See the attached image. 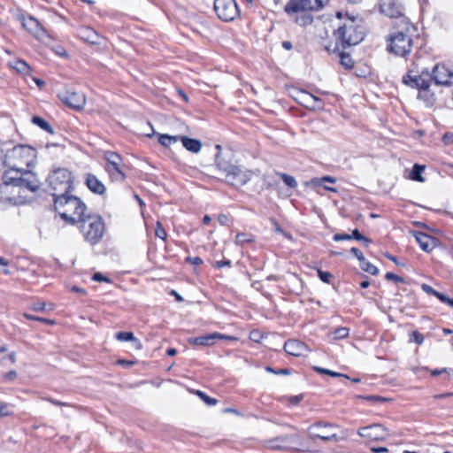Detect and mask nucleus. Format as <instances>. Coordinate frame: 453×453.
Segmentation results:
<instances>
[{
	"label": "nucleus",
	"instance_id": "nucleus-1",
	"mask_svg": "<svg viewBox=\"0 0 453 453\" xmlns=\"http://www.w3.org/2000/svg\"><path fill=\"white\" fill-rule=\"evenodd\" d=\"M40 188L36 175L28 170L11 167L4 172L0 185V198L12 204L22 203L25 191L35 192Z\"/></svg>",
	"mask_w": 453,
	"mask_h": 453
},
{
	"label": "nucleus",
	"instance_id": "nucleus-2",
	"mask_svg": "<svg viewBox=\"0 0 453 453\" xmlns=\"http://www.w3.org/2000/svg\"><path fill=\"white\" fill-rule=\"evenodd\" d=\"M365 34L362 19L347 18L334 33L336 44L333 50H339V46L345 49L358 44L364 40Z\"/></svg>",
	"mask_w": 453,
	"mask_h": 453
},
{
	"label": "nucleus",
	"instance_id": "nucleus-3",
	"mask_svg": "<svg viewBox=\"0 0 453 453\" xmlns=\"http://www.w3.org/2000/svg\"><path fill=\"white\" fill-rule=\"evenodd\" d=\"M55 211L67 223L83 222L85 206L81 200L74 196L65 195L54 199Z\"/></svg>",
	"mask_w": 453,
	"mask_h": 453
},
{
	"label": "nucleus",
	"instance_id": "nucleus-4",
	"mask_svg": "<svg viewBox=\"0 0 453 453\" xmlns=\"http://www.w3.org/2000/svg\"><path fill=\"white\" fill-rule=\"evenodd\" d=\"M411 28L412 26L406 22L403 30L396 31L388 36L387 40L388 50L390 53L403 58L411 53L413 46V41L410 33Z\"/></svg>",
	"mask_w": 453,
	"mask_h": 453
},
{
	"label": "nucleus",
	"instance_id": "nucleus-5",
	"mask_svg": "<svg viewBox=\"0 0 453 453\" xmlns=\"http://www.w3.org/2000/svg\"><path fill=\"white\" fill-rule=\"evenodd\" d=\"M215 165L225 174L226 181L235 187L245 185L253 176L252 171L231 165L229 162L220 159L219 154L216 156Z\"/></svg>",
	"mask_w": 453,
	"mask_h": 453
},
{
	"label": "nucleus",
	"instance_id": "nucleus-6",
	"mask_svg": "<svg viewBox=\"0 0 453 453\" xmlns=\"http://www.w3.org/2000/svg\"><path fill=\"white\" fill-rule=\"evenodd\" d=\"M47 182L54 199L68 195L73 188L71 172L65 168L54 170L48 177Z\"/></svg>",
	"mask_w": 453,
	"mask_h": 453
},
{
	"label": "nucleus",
	"instance_id": "nucleus-7",
	"mask_svg": "<svg viewBox=\"0 0 453 453\" xmlns=\"http://www.w3.org/2000/svg\"><path fill=\"white\" fill-rule=\"evenodd\" d=\"M266 446L268 449L277 450L309 451V448L297 433L278 436L268 441Z\"/></svg>",
	"mask_w": 453,
	"mask_h": 453
},
{
	"label": "nucleus",
	"instance_id": "nucleus-8",
	"mask_svg": "<svg viewBox=\"0 0 453 453\" xmlns=\"http://www.w3.org/2000/svg\"><path fill=\"white\" fill-rule=\"evenodd\" d=\"M336 426L331 423L316 422L308 428L311 439H320L324 441H338L339 437L334 432Z\"/></svg>",
	"mask_w": 453,
	"mask_h": 453
},
{
	"label": "nucleus",
	"instance_id": "nucleus-9",
	"mask_svg": "<svg viewBox=\"0 0 453 453\" xmlns=\"http://www.w3.org/2000/svg\"><path fill=\"white\" fill-rule=\"evenodd\" d=\"M104 158L107 161L105 170L109 173L110 178L113 181H123L126 175L122 171V158L120 156L113 151H106Z\"/></svg>",
	"mask_w": 453,
	"mask_h": 453
},
{
	"label": "nucleus",
	"instance_id": "nucleus-10",
	"mask_svg": "<svg viewBox=\"0 0 453 453\" xmlns=\"http://www.w3.org/2000/svg\"><path fill=\"white\" fill-rule=\"evenodd\" d=\"M329 0H290L285 5V12L288 14L302 11H319L323 9Z\"/></svg>",
	"mask_w": 453,
	"mask_h": 453
},
{
	"label": "nucleus",
	"instance_id": "nucleus-11",
	"mask_svg": "<svg viewBox=\"0 0 453 453\" xmlns=\"http://www.w3.org/2000/svg\"><path fill=\"white\" fill-rule=\"evenodd\" d=\"M431 81V74L427 71H423L418 75H413L411 73H408L403 77V82L405 85L419 90L418 96H423V94L427 93V88L430 87Z\"/></svg>",
	"mask_w": 453,
	"mask_h": 453
},
{
	"label": "nucleus",
	"instance_id": "nucleus-12",
	"mask_svg": "<svg viewBox=\"0 0 453 453\" xmlns=\"http://www.w3.org/2000/svg\"><path fill=\"white\" fill-rule=\"evenodd\" d=\"M214 10L224 21L233 20L239 12L234 0H214Z\"/></svg>",
	"mask_w": 453,
	"mask_h": 453
},
{
	"label": "nucleus",
	"instance_id": "nucleus-13",
	"mask_svg": "<svg viewBox=\"0 0 453 453\" xmlns=\"http://www.w3.org/2000/svg\"><path fill=\"white\" fill-rule=\"evenodd\" d=\"M88 222V230L87 231V241L91 243L99 242L104 234V223L102 217L98 215L87 216Z\"/></svg>",
	"mask_w": 453,
	"mask_h": 453
},
{
	"label": "nucleus",
	"instance_id": "nucleus-14",
	"mask_svg": "<svg viewBox=\"0 0 453 453\" xmlns=\"http://www.w3.org/2000/svg\"><path fill=\"white\" fill-rule=\"evenodd\" d=\"M432 80L437 85H453V64H438L433 69Z\"/></svg>",
	"mask_w": 453,
	"mask_h": 453
},
{
	"label": "nucleus",
	"instance_id": "nucleus-15",
	"mask_svg": "<svg viewBox=\"0 0 453 453\" xmlns=\"http://www.w3.org/2000/svg\"><path fill=\"white\" fill-rule=\"evenodd\" d=\"M293 98L303 106L310 110H322L324 108L323 101L312 94L301 89H294Z\"/></svg>",
	"mask_w": 453,
	"mask_h": 453
},
{
	"label": "nucleus",
	"instance_id": "nucleus-16",
	"mask_svg": "<svg viewBox=\"0 0 453 453\" xmlns=\"http://www.w3.org/2000/svg\"><path fill=\"white\" fill-rule=\"evenodd\" d=\"M357 434L361 437L372 441H382L388 435L387 428L380 424L361 427L358 429Z\"/></svg>",
	"mask_w": 453,
	"mask_h": 453
},
{
	"label": "nucleus",
	"instance_id": "nucleus-17",
	"mask_svg": "<svg viewBox=\"0 0 453 453\" xmlns=\"http://www.w3.org/2000/svg\"><path fill=\"white\" fill-rule=\"evenodd\" d=\"M59 99L68 107L81 111L85 104V96L73 90H66L58 95Z\"/></svg>",
	"mask_w": 453,
	"mask_h": 453
},
{
	"label": "nucleus",
	"instance_id": "nucleus-18",
	"mask_svg": "<svg viewBox=\"0 0 453 453\" xmlns=\"http://www.w3.org/2000/svg\"><path fill=\"white\" fill-rule=\"evenodd\" d=\"M22 27L37 39H43L47 35L46 30L35 18L29 16L22 19Z\"/></svg>",
	"mask_w": 453,
	"mask_h": 453
},
{
	"label": "nucleus",
	"instance_id": "nucleus-19",
	"mask_svg": "<svg viewBox=\"0 0 453 453\" xmlns=\"http://www.w3.org/2000/svg\"><path fill=\"white\" fill-rule=\"evenodd\" d=\"M285 351L294 357H302L308 352V347L305 343L297 340H289L284 344Z\"/></svg>",
	"mask_w": 453,
	"mask_h": 453
},
{
	"label": "nucleus",
	"instance_id": "nucleus-20",
	"mask_svg": "<svg viewBox=\"0 0 453 453\" xmlns=\"http://www.w3.org/2000/svg\"><path fill=\"white\" fill-rule=\"evenodd\" d=\"M380 9L389 18H398L403 15L401 5L394 0H384L380 5Z\"/></svg>",
	"mask_w": 453,
	"mask_h": 453
},
{
	"label": "nucleus",
	"instance_id": "nucleus-21",
	"mask_svg": "<svg viewBox=\"0 0 453 453\" xmlns=\"http://www.w3.org/2000/svg\"><path fill=\"white\" fill-rule=\"evenodd\" d=\"M87 188L96 195L104 196L106 192V187L96 175L87 174Z\"/></svg>",
	"mask_w": 453,
	"mask_h": 453
},
{
	"label": "nucleus",
	"instance_id": "nucleus-22",
	"mask_svg": "<svg viewBox=\"0 0 453 453\" xmlns=\"http://www.w3.org/2000/svg\"><path fill=\"white\" fill-rule=\"evenodd\" d=\"M414 236L424 251L429 252L436 246V240L426 234L415 232Z\"/></svg>",
	"mask_w": 453,
	"mask_h": 453
},
{
	"label": "nucleus",
	"instance_id": "nucleus-23",
	"mask_svg": "<svg viewBox=\"0 0 453 453\" xmlns=\"http://www.w3.org/2000/svg\"><path fill=\"white\" fill-rule=\"evenodd\" d=\"M219 337L217 332L188 339V342L198 346H212Z\"/></svg>",
	"mask_w": 453,
	"mask_h": 453
},
{
	"label": "nucleus",
	"instance_id": "nucleus-24",
	"mask_svg": "<svg viewBox=\"0 0 453 453\" xmlns=\"http://www.w3.org/2000/svg\"><path fill=\"white\" fill-rule=\"evenodd\" d=\"M183 147L193 153H198L202 149V143L197 139L188 138L187 136L180 137Z\"/></svg>",
	"mask_w": 453,
	"mask_h": 453
},
{
	"label": "nucleus",
	"instance_id": "nucleus-25",
	"mask_svg": "<svg viewBox=\"0 0 453 453\" xmlns=\"http://www.w3.org/2000/svg\"><path fill=\"white\" fill-rule=\"evenodd\" d=\"M10 65L21 74L29 73L31 70L29 65L22 59H17L10 63Z\"/></svg>",
	"mask_w": 453,
	"mask_h": 453
},
{
	"label": "nucleus",
	"instance_id": "nucleus-26",
	"mask_svg": "<svg viewBox=\"0 0 453 453\" xmlns=\"http://www.w3.org/2000/svg\"><path fill=\"white\" fill-rule=\"evenodd\" d=\"M103 41V37H101L94 29L87 27V43L91 45H100Z\"/></svg>",
	"mask_w": 453,
	"mask_h": 453
},
{
	"label": "nucleus",
	"instance_id": "nucleus-27",
	"mask_svg": "<svg viewBox=\"0 0 453 453\" xmlns=\"http://www.w3.org/2000/svg\"><path fill=\"white\" fill-rule=\"evenodd\" d=\"M424 170H425V166L424 165H420L415 164L413 165L412 171L411 173V178L413 180H417V181H419V182H424L425 179L421 175L422 173L424 172Z\"/></svg>",
	"mask_w": 453,
	"mask_h": 453
},
{
	"label": "nucleus",
	"instance_id": "nucleus-28",
	"mask_svg": "<svg viewBox=\"0 0 453 453\" xmlns=\"http://www.w3.org/2000/svg\"><path fill=\"white\" fill-rule=\"evenodd\" d=\"M235 243L240 246H243L246 243L254 242V236L247 233H239L235 236Z\"/></svg>",
	"mask_w": 453,
	"mask_h": 453
},
{
	"label": "nucleus",
	"instance_id": "nucleus-29",
	"mask_svg": "<svg viewBox=\"0 0 453 453\" xmlns=\"http://www.w3.org/2000/svg\"><path fill=\"white\" fill-rule=\"evenodd\" d=\"M32 122L34 124L37 125L38 127H40L44 131L50 133V134L53 133V129H52L51 126L49 124V122H47L45 119H43L41 117H38V116L33 117Z\"/></svg>",
	"mask_w": 453,
	"mask_h": 453
},
{
	"label": "nucleus",
	"instance_id": "nucleus-30",
	"mask_svg": "<svg viewBox=\"0 0 453 453\" xmlns=\"http://www.w3.org/2000/svg\"><path fill=\"white\" fill-rule=\"evenodd\" d=\"M277 175L283 180V182L289 188H295L297 187V181L296 180V179L291 176V175H288L287 173H277Z\"/></svg>",
	"mask_w": 453,
	"mask_h": 453
},
{
	"label": "nucleus",
	"instance_id": "nucleus-31",
	"mask_svg": "<svg viewBox=\"0 0 453 453\" xmlns=\"http://www.w3.org/2000/svg\"><path fill=\"white\" fill-rule=\"evenodd\" d=\"M338 51V56L341 60V64L347 69H350L354 65V62L349 54L344 52H341L340 50Z\"/></svg>",
	"mask_w": 453,
	"mask_h": 453
},
{
	"label": "nucleus",
	"instance_id": "nucleus-32",
	"mask_svg": "<svg viewBox=\"0 0 453 453\" xmlns=\"http://www.w3.org/2000/svg\"><path fill=\"white\" fill-rule=\"evenodd\" d=\"M179 136H173L169 134H160L158 142L165 147H169L171 144L177 142Z\"/></svg>",
	"mask_w": 453,
	"mask_h": 453
},
{
	"label": "nucleus",
	"instance_id": "nucleus-33",
	"mask_svg": "<svg viewBox=\"0 0 453 453\" xmlns=\"http://www.w3.org/2000/svg\"><path fill=\"white\" fill-rule=\"evenodd\" d=\"M361 268L372 275H377L379 273V269L371 264L369 261H367L365 258L360 263Z\"/></svg>",
	"mask_w": 453,
	"mask_h": 453
},
{
	"label": "nucleus",
	"instance_id": "nucleus-34",
	"mask_svg": "<svg viewBox=\"0 0 453 453\" xmlns=\"http://www.w3.org/2000/svg\"><path fill=\"white\" fill-rule=\"evenodd\" d=\"M116 338L120 342H128L134 341L138 344H140L139 341L134 337V334L131 332H119L116 334Z\"/></svg>",
	"mask_w": 453,
	"mask_h": 453
},
{
	"label": "nucleus",
	"instance_id": "nucleus-35",
	"mask_svg": "<svg viewBox=\"0 0 453 453\" xmlns=\"http://www.w3.org/2000/svg\"><path fill=\"white\" fill-rule=\"evenodd\" d=\"M335 181H336V180L334 177L325 176L323 178H314L311 180V183L313 186L317 187V186H320L323 182L334 183Z\"/></svg>",
	"mask_w": 453,
	"mask_h": 453
},
{
	"label": "nucleus",
	"instance_id": "nucleus-36",
	"mask_svg": "<svg viewBox=\"0 0 453 453\" xmlns=\"http://www.w3.org/2000/svg\"><path fill=\"white\" fill-rule=\"evenodd\" d=\"M421 288L422 290L426 293L427 295H432V296H434L435 297H437L438 299L440 298V296H441L442 293H440L438 292L437 290L434 289L430 285L428 284H422L421 285Z\"/></svg>",
	"mask_w": 453,
	"mask_h": 453
},
{
	"label": "nucleus",
	"instance_id": "nucleus-37",
	"mask_svg": "<svg viewBox=\"0 0 453 453\" xmlns=\"http://www.w3.org/2000/svg\"><path fill=\"white\" fill-rule=\"evenodd\" d=\"M24 317L26 319H29V320H36V321H40V322L46 323V324H49V325H54L55 324L54 320H51V319H49L41 318V317H35V316H33V315L28 314V313H24Z\"/></svg>",
	"mask_w": 453,
	"mask_h": 453
},
{
	"label": "nucleus",
	"instance_id": "nucleus-38",
	"mask_svg": "<svg viewBox=\"0 0 453 453\" xmlns=\"http://www.w3.org/2000/svg\"><path fill=\"white\" fill-rule=\"evenodd\" d=\"M314 369H315V371H317V372H319L320 373L328 374V375L333 376V377H344L346 379H349V376H347V375H344V374H342V373H338L336 372H333L331 370H327V369H325V368L315 367Z\"/></svg>",
	"mask_w": 453,
	"mask_h": 453
},
{
	"label": "nucleus",
	"instance_id": "nucleus-39",
	"mask_svg": "<svg viewBox=\"0 0 453 453\" xmlns=\"http://www.w3.org/2000/svg\"><path fill=\"white\" fill-rule=\"evenodd\" d=\"M155 234H156L157 237H158L162 240H165L167 237L166 231L165 230L162 224L159 221L157 222V227H156Z\"/></svg>",
	"mask_w": 453,
	"mask_h": 453
},
{
	"label": "nucleus",
	"instance_id": "nucleus-40",
	"mask_svg": "<svg viewBox=\"0 0 453 453\" xmlns=\"http://www.w3.org/2000/svg\"><path fill=\"white\" fill-rule=\"evenodd\" d=\"M411 342H415L417 344L421 345L424 342V336L418 331H413L410 337Z\"/></svg>",
	"mask_w": 453,
	"mask_h": 453
},
{
	"label": "nucleus",
	"instance_id": "nucleus-41",
	"mask_svg": "<svg viewBox=\"0 0 453 453\" xmlns=\"http://www.w3.org/2000/svg\"><path fill=\"white\" fill-rule=\"evenodd\" d=\"M351 236L353 239L363 242L365 246H367L371 242V241L363 234H361L357 229H355L352 232Z\"/></svg>",
	"mask_w": 453,
	"mask_h": 453
},
{
	"label": "nucleus",
	"instance_id": "nucleus-42",
	"mask_svg": "<svg viewBox=\"0 0 453 453\" xmlns=\"http://www.w3.org/2000/svg\"><path fill=\"white\" fill-rule=\"evenodd\" d=\"M11 414L10 404L0 401V418L10 416Z\"/></svg>",
	"mask_w": 453,
	"mask_h": 453
},
{
	"label": "nucleus",
	"instance_id": "nucleus-43",
	"mask_svg": "<svg viewBox=\"0 0 453 453\" xmlns=\"http://www.w3.org/2000/svg\"><path fill=\"white\" fill-rule=\"evenodd\" d=\"M334 334L336 339H344L349 335V329L347 327H339L335 329Z\"/></svg>",
	"mask_w": 453,
	"mask_h": 453
},
{
	"label": "nucleus",
	"instance_id": "nucleus-44",
	"mask_svg": "<svg viewBox=\"0 0 453 453\" xmlns=\"http://www.w3.org/2000/svg\"><path fill=\"white\" fill-rule=\"evenodd\" d=\"M318 275H319V279L325 283H329L330 280L332 278V274L330 273L324 272L321 270H318Z\"/></svg>",
	"mask_w": 453,
	"mask_h": 453
},
{
	"label": "nucleus",
	"instance_id": "nucleus-45",
	"mask_svg": "<svg viewBox=\"0 0 453 453\" xmlns=\"http://www.w3.org/2000/svg\"><path fill=\"white\" fill-rule=\"evenodd\" d=\"M385 278L389 280H394L395 282H403V279L393 273H387Z\"/></svg>",
	"mask_w": 453,
	"mask_h": 453
},
{
	"label": "nucleus",
	"instance_id": "nucleus-46",
	"mask_svg": "<svg viewBox=\"0 0 453 453\" xmlns=\"http://www.w3.org/2000/svg\"><path fill=\"white\" fill-rule=\"evenodd\" d=\"M333 239L336 242H340V241L350 240V239H352V236L348 234H335L334 235Z\"/></svg>",
	"mask_w": 453,
	"mask_h": 453
},
{
	"label": "nucleus",
	"instance_id": "nucleus-47",
	"mask_svg": "<svg viewBox=\"0 0 453 453\" xmlns=\"http://www.w3.org/2000/svg\"><path fill=\"white\" fill-rule=\"evenodd\" d=\"M350 252L360 261V263L365 258L357 248H351Z\"/></svg>",
	"mask_w": 453,
	"mask_h": 453
},
{
	"label": "nucleus",
	"instance_id": "nucleus-48",
	"mask_svg": "<svg viewBox=\"0 0 453 453\" xmlns=\"http://www.w3.org/2000/svg\"><path fill=\"white\" fill-rule=\"evenodd\" d=\"M92 279L96 281H104V282H111V280L105 276H104L102 273H96Z\"/></svg>",
	"mask_w": 453,
	"mask_h": 453
},
{
	"label": "nucleus",
	"instance_id": "nucleus-49",
	"mask_svg": "<svg viewBox=\"0 0 453 453\" xmlns=\"http://www.w3.org/2000/svg\"><path fill=\"white\" fill-rule=\"evenodd\" d=\"M439 300L441 303H444L449 305L451 308H453V298H449L446 295L441 294V296H440Z\"/></svg>",
	"mask_w": 453,
	"mask_h": 453
},
{
	"label": "nucleus",
	"instance_id": "nucleus-50",
	"mask_svg": "<svg viewBox=\"0 0 453 453\" xmlns=\"http://www.w3.org/2000/svg\"><path fill=\"white\" fill-rule=\"evenodd\" d=\"M35 311H43L46 309V303L42 302H37L33 304L32 308Z\"/></svg>",
	"mask_w": 453,
	"mask_h": 453
},
{
	"label": "nucleus",
	"instance_id": "nucleus-51",
	"mask_svg": "<svg viewBox=\"0 0 453 453\" xmlns=\"http://www.w3.org/2000/svg\"><path fill=\"white\" fill-rule=\"evenodd\" d=\"M202 400L209 406H213L218 403L217 399L210 397L207 395H204Z\"/></svg>",
	"mask_w": 453,
	"mask_h": 453
},
{
	"label": "nucleus",
	"instance_id": "nucleus-52",
	"mask_svg": "<svg viewBox=\"0 0 453 453\" xmlns=\"http://www.w3.org/2000/svg\"><path fill=\"white\" fill-rule=\"evenodd\" d=\"M218 334L219 335V337H217V340H227L233 342H236L238 340V338L235 336L226 335L220 333H218Z\"/></svg>",
	"mask_w": 453,
	"mask_h": 453
},
{
	"label": "nucleus",
	"instance_id": "nucleus-53",
	"mask_svg": "<svg viewBox=\"0 0 453 453\" xmlns=\"http://www.w3.org/2000/svg\"><path fill=\"white\" fill-rule=\"evenodd\" d=\"M419 98L424 99L427 102V104H432L434 101V95L430 93V91L427 89L426 94H423V96H418Z\"/></svg>",
	"mask_w": 453,
	"mask_h": 453
},
{
	"label": "nucleus",
	"instance_id": "nucleus-54",
	"mask_svg": "<svg viewBox=\"0 0 453 453\" xmlns=\"http://www.w3.org/2000/svg\"><path fill=\"white\" fill-rule=\"evenodd\" d=\"M187 261H188L189 263H191L195 265H199L203 264V260L199 257H187Z\"/></svg>",
	"mask_w": 453,
	"mask_h": 453
},
{
	"label": "nucleus",
	"instance_id": "nucleus-55",
	"mask_svg": "<svg viewBox=\"0 0 453 453\" xmlns=\"http://www.w3.org/2000/svg\"><path fill=\"white\" fill-rule=\"evenodd\" d=\"M302 399H303L302 395H294L289 398V403L291 404H297L298 403H300L302 401Z\"/></svg>",
	"mask_w": 453,
	"mask_h": 453
},
{
	"label": "nucleus",
	"instance_id": "nucleus-56",
	"mask_svg": "<svg viewBox=\"0 0 453 453\" xmlns=\"http://www.w3.org/2000/svg\"><path fill=\"white\" fill-rule=\"evenodd\" d=\"M218 220H219V222L221 225L225 226V225H227V223H228V221H229V219H228V217H227L226 215H225V214H220V215H219V217H218Z\"/></svg>",
	"mask_w": 453,
	"mask_h": 453
},
{
	"label": "nucleus",
	"instance_id": "nucleus-57",
	"mask_svg": "<svg viewBox=\"0 0 453 453\" xmlns=\"http://www.w3.org/2000/svg\"><path fill=\"white\" fill-rule=\"evenodd\" d=\"M443 142L446 144L452 143L453 142V134H451V133L445 134L443 136Z\"/></svg>",
	"mask_w": 453,
	"mask_h": 453
},
{
	"label": "nucleus",
	"instance_id": "nucleus-58",
	"mask_svg": "<svg viewBox=\"0 0 453 453\" xmlns=\"http://www.w3.org/2000/svg\"><path fill=\"white\" fill-rule=\"evenodd\" d=\"M450 370H448L447 368H443V369H435V370H433L431 372V374L434 375V376H437V375H440L443 372H449Z\"/></svg>",
	"mask_w": 453,
	"mask_h": 453
},
{
	"label": "nucleus",
	"instance_id": "nucleus-59",
	"mask_svg": "<svg viewBox=\"0 0 453 453\" xmlns=\"http://www.w3.org/2000/svg\"><path fill=\"white\" fill-rule=\"evenodd\" d=\"M371 450L374 453H384L388 451L385 447H372L371 448Z\"/></svg>",
	"mask_w": 453,
	"mask_h": 453
},
{
	"label": "nucleus",
	"instance_id": "nucleus-60",
	"mask_svg": "<svg viewBox=\"0 0 453 453\" xmlns=\"http://www.w3.org/2000/svg\"><path fill=\"white\" fill-rule=\"evenodd\" d=\"M215 265L218 268H221L223 266H230L231 262L229 260L217 261Z\"/></svg>",
	"mask_w": 453,
	"mask_h": 453
},
{
	"label": "nucleus",
	"instance_id": "nucleus-61",
	"mask_svg": "<svg viewBox=\"0 0 453 453\" xmlns=\"http://www.w3.org/2000/svg\"><path fill=\"white\" fill-rule=\"evenodd\" d=\"M16 376H17V373L15 371H11L4 374V378L9 380H14L16 378Z\"/></svg>",
	"mask_w": 453,
	"mask_h": 453
},
{
	"label": "nucleus",
	"instance_id": "nucleus-62",
	"mask_svg": "<svg viewBox=\"0 0 453 453\" xmlns=\"http://www.w3.org/2000/svg\"><path fill=\"white\" fill-rule=\"evenodd\" d=\"M46 400L50 402L51 403L57 405V406H65V405H66L65 403H63V402H60V401H58V400H54L52 398H46Z\"/></svg>",
	"mask_w": 453,
	"mask_h": 453
},
{
	"label": "nucleus",
	"instance_id": "nucleus-63",
	"mask_svg": "<svg viewBox=\"0 0 453 453\" xmlns=\"http://www.w3.org/2000/svg\"><path fill=\"white\" fill-rule=\"evenodd\" d=\"M28 150H29L25 147H19V148H15L13 152L16 154H19V155H22L24 152L28 151Z\"/></svg>",
	"mask_w": 453,
	"mask_h": 453
},
{
	"label": "nucleus",
	"instance_id": "nucleus-64",
	"mask_svg": "<svg viewBox=\"0 0 453 453\" xmlns=\"http://www.w3.org/2000/svg\"><path fill=\"white\" fill-rule=\"evenodd\" d=\"M178 94L180 95V96L185 101V102H188V95L186 93H184L182 90L179 89L178 90Z\"/></svg>",
	"mask_w": 453,
	"mask_h": 453
}]
</instances>
